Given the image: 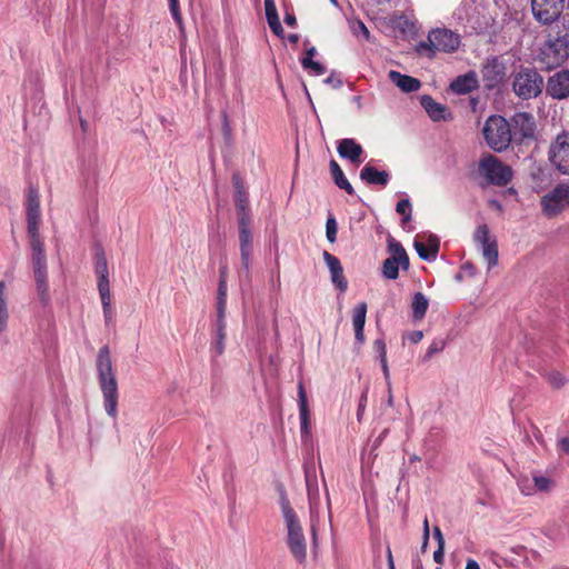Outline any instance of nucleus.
Returning <instances> with one entry per match:
<instances>
[{
    "instance_id": "1",
    "label": "nucleus",
    "mask_w": 569,
    "mask_h": 569,
    "mask_svg": "<svg viewBox=\"0 0 569 569\" xmlns=\"http://www.w3.org/2000/svg\"><path fill=\"white\" fill-rule=\"evenodd\" d=\"M96 367L99 386L103 397L104 411L109 417L116 420L118 416V383L113 372L108 346L100 348L97 356Z\"/></svg>"
},
{
    "instance_id": "2",
    "label": "nucleus",
    "mask_w": 569,
    "mask_h": 569,
    "mask_svg": "<svg viewBox=\"0 0 569 569\" xmlns=\"http://www.w3.org/2000/svg\"><path fill=\"white\" fill-rule=\"evenodd\" d=\"M280 507L287 529V546L296 561L303 563L307 559V541L300 520L286 496H281Z\"/></svg>"
},
{
    "instance_id": "3",
    "label": "nucleus",
    "mask_w": 569,
    "mask_h": 569,
    "mask_svg": "<svg viewBox=\"0 0 569 569\" xmlns=\"http://www.w3.org/2000/svg\"><path fill=\"white\" fill-rule=\"evenodd\" d=\"M569 58V33L550 32L542 44L538 59L547 69L561 66Z\"/></svg>"
},
{
    "instance_id": "4",
    "label": "nucleus",
    "mask_w": 569,
    "mask_h": 569,
    "mask_svg": "<svg viewBox=\"0 0 569 569\" xmlns=\"http://www.w3.org/2000/svg\"><path fill=\"white\" fill-rule=\"evenodd\" d=\"M483 138L496 152L505 151L511 143V124L501 116H490L482 128Z\"/></svg>"
},
{
    "instance_id": "5",
    "label": "nucleus",
    "mask_w": 569,
    "mask_h": 569,
    "mask_svg": "<svg viewBox=\"0 0 569 569\" xmlns=\"http://www.w3.org/2000/svg\"><path fill=\"white\" fill-rule=\"evenodd\" d=\"M460 46V36L448 29H435L428 34L427 41L417 46V52L432 58L436 51L455 52Z\"/></svg>"
},
{
    "instance_id": "6",
    "label": "nucleus",
    "mask_w": 569,
    "mask_h": 569,
    "mask_svg": "<svg viewBox=\"0 0 569 569\" xmlns=\"http://www.w3.org/2000/svg\"><path fill=\"white\" fill-rule=\"evenodd\" d=\"M543 88V78L535 69L529 67H520L515 72L512 79V90L515 94L522 100L537 98Z\"/></svg>"
},
{
    "instance_id": "7",
    "label": "nucleus",
    "mask_w": 569,
    "mask_h": 569,
    "mask_svg": "<svg viewBox=\"0 0 569 569\" xmlns=\"http://www.w3.org/2000/svg\"><path fill=\"white\" fill-rule=\"evenodd\" d=\"M478 171L488 183L493 186H507L512 179V169L490 153L480 159Z\"/></svg>"
},
{
    "instance_id": "8",
    "label": "nucleus",
    "mask_w": 569,
    "mask_h": 569,
    "mask_svg": "<svg viewBox=\"0 0 569 569\" xmlns=\"http://www.w3.org/2000/svg\"><path fill=\"white\" fill-rule=\"evenodd\" d=\"M455 14L461 23L476 32H480L488 24L485 7L480 0H463Z\"/></svg>"
},
{
    "instance_id": "9",
    "label": "nucleus",
    "mask_w": 569,
    "mask_h": 569,
    "mask_svg": "<svg viewBox=\"0 0 569 569\" xmlns=\"http://www.w3.org/2000/svg\"><path fill=\"white\" fill-rule=\"evenodd\" d=\"M540 204L543 214L548 218H553L561 213L569 207V183H558L541 197Z\"/></svg>"
},
{
    "instance_id": "10",
    "label": "nucleus",
    "mask_w": 569,
    "mask_h": 569,
    "mask_svg": "<svg viewBox=\"0 0 569 569\" xmlns=\"http://www.w3.org/2000/svg\"><path fill=\"white\" fill-rule=\"evenodd\" d=\"M305 478H306V487H307V495H308V501H309L311 530H312L313 540L316 541V525L319 519L321 501H320V489H319L318 479H317V475H316V468L313 466H306Z\"/></svg>"
},
{
    "instance_id": "11",
    "label": "nucleus",
    "mask_w": 569,
    "mask_h": 569,
    "mask_svg": "<svg viewBox=\"0 0 569 569\" xmlns=\"http://www.w3.org/2000/svg\"><path fill=\"white\" fill-rule=\"evenodd\" d=\"M549 160L562 174H569V132H560L549 147Z\"/></svg>"
},
{
    "instance_id": "12",
    "label": "nucleus",
    "mask_w": 569,
    "mask_h": 569,
    "mask_svg": "<svg viewBox=\"0 0 569 569\" xmlns=\"http://www.w3.org/2000/svg\"><path fill=\"white\" fill-rule=\"evenodd\" d=\"M480 72L485 88L492 90L505 82L507 68L500 58L489 57L483 62Z\"/></svg>"
},
{
    "instance_id": "13",
    "label": "nucleus",
    "mask_w": 569,
    "mask_h": 569,
    "mask_svg": "<svg viewBox=\"0 0 569 569\" xmlns=\"http://www.w3.org/2000/svg\"><path fill=\"white\" fill-rule=\"evenodd\" d=\"M565 0H531L535 19L542 24H551L560 17Z\"/></svg>"
},
{
    "instance_id": "14",
    "label": "nucleus",
    "mask_w": 569,
    "mask_h": 569,
    "mask_svg": "<svg viewBox=\"0 0 569 569\" xmlns=\"http://www.w3.org/2000/svg\"><path fill=\"white\" fill-rule=\"evenodd\" d=\"M475 242L481 247V253L487 261L488 268H492L498 263V244L495 238L490 236L487 224L477 227L473 233Z\"/></svg>"
},
{
    "instance_id": "15",
    "label": "nucleus",
    "mask_w": 569,
    "mask_h": 569,
    "mask_svg": "<svg viewBox=\"0 0 569 569\" xmlns=\"http://www.w3.org/2000/svg\"><path fill=\"white\" fill-rule=\"evenodd\" d=\"M547 94L557 100L569 98V70H559L547 80Z\"/></svg>"
},
{
    "instance_id": "16",
    "label": "nucleus",
    "mask_w": 569,
    "mask_h": 569,
    "mask_svg": "<svg viewBox=\"0 0 569 569\" xmlns=\"http://www.w3.org/2000/svg\"><path fill=\"white\" fill-rule=\"evenodd\" d=\"M513 136L522 139L533 138L536 132L535 117L529 112H517L511 119Z\"/></svg>"
},
{
    "instance_id": "17",
    "label": "nucleus",
    "mask_w": 569,
    "mask_h": 569,
    "mask_svg": "<svg viewBox=\"0 0 569 569\" xmlns=\"http://www.w3.org/2000/svg\"><path fill=\"white\" fill-rule=\"evenodd\" d=\"M226 339H227V321L226 320H214V323L211 328V342H210V353L212 359H217L223 355L226 350Z\"/></svg>"
},
{
    "instance_id": "18",
    "label": "nucleus",
    "mask_w": 569,
    "mask_h": 569,
    "mask_svg": "<svg viewBox=\"0 0 569 569\" xmlns=\"http://www.w3.org/2000/svg\"><path fill=\"white\" fill-rule=\"evenodd\" d=\"M323 260L330 271L332 283L341 291L345 292L348 288V281L343 276V269L340 263V260L329 253L328 251H323L322 253Z\"/></svg>"
},
{
    "instance_id": "19",
    "label": "nucleus",
    "mask_w": 569,
    "mask_h": 569,
    "mask_svg": "<svg viewBox=\"0 0 569 569\" xmlns=\"http://www.w3.org/2000/svg\"><path fill=\"white\" fill-rule=\"evenodd\" d=\"M337 151L342 159L352 163H360L363 148L352 138H345L338 142Z\"/></svg>"
},
{
    "instance_id": "20",
    "label": "nucleus",
    "mask_w": 569,
    "mask_h": 569,
    "mask_svg": "<svg viewBox=\"0 0 569 569\" xmlns=\"http://www.w3.org/2000/svg\"><path fill=\"white\" fill-rule=\"evenodd\" d=\"M40 218L41 212L38 191L30 189L27 199L28 231L34 232L36 229H39Z\"/></svg>"
},
{
    "instance_id": "21",
    "label": "nucleus",
    "mask_w": 569,
    "mask_h": 569,
    "mask_svg": "<svg viewBox=\"0 0 569 569\" xmlns=\"http://www.w3.org/2000/svg\"><path fill=\"white\" fill-rule=\"evenodd\" d=\"M478 77L475 71L458 76L451 83L450 90L458 94H467L478 88Z\"/></svg>"
},
{
    "instance_id": "22",
    "label": "nucleus",
    "mask_w": 569,
    "mask_h": 569,
    "mask_svg": "<svg viewBox=\"0 0 569 569\" xmlns=\"http://www.w3.org/2000/svg\"><path fill=\"white\" fill-rule=\"evenodd\" d=\"M232 182L234 187V202L237 208L238 219L250 218L248 212V196L244 190L241 178L238 174H233Z\"/></svg>"
},
{
    "instance_id": "23",
    "label": "nucleus",
    "mask_w": 569,
    "mask_h": 569,
    "mask_svg": "<svg viewBox=\"0 0 569 569\" xmlns=\"http://www.w3.org/2000/svg\"><path fill=\"white\" fill-rule=\"evenodd\" d=\"M298 405H299V418H300V428H301V437H308L309 429V420H310V411L308 408V400L306 390L302 381L298 385Z\"/></svg>"
},
{
    "instance_id": "24",
    "label": "nucleus",
    "mask_w": 569,
    "mask_h": 569,
    "mask_svg": "<svg viewBox=\"0 0 569 569\" xmlns=\"http://www.w3.org/2000/svg\"><path fill=\"white\" fill-rule=\"evenodd\" d=\"M420 103L433 121H446L451 118L449 110L443 104L435 101L430 96H422Z\"/></svg>"
},
{
    "instance_id": "25",
    "label": "nucleus",
    "mask_w": 569,
    "mask_h": 569,
    "mask_svg": "<svg viewBox=\"0 0 569 569\" xmlns=\"http://www.w3.org/2000/svg\"><path fill=\"white\" fill-rule=\"evenodd\" d=\"M360 179L367 184L386 187L390 180V174L386 170L379 171L370 164H366L360 171Z\"/></svg>"
},
{
    "instance_id": "26",
    "label": "nucleus",
    "mask_w": 569,
    "mask_h": 569,
    "mask_svg": "<svg viewBox=\"0 0 569 569\" xmlns=\"http://www.w3.org/2000/svg\"><path fill=\"white\" fill-rule=\"evenodd\" d=\"M366 316H367V303L360 302L358 303L352 313V325L355 329V336L356 341L359 345H362L365 342V323H366Z\"/></svg>"
},
{
    "instance_id": "27",
    "label": "nucleus",
    "mask_w": 569,
    "mask_h": 569,
    "mask_svg": "<svg viewBox=\"0 0 569 569\" xmlns=\"http://www.w3.org/2000/svg\"><path fill=\"white\" fill-rule=\"evenodd\" d=\"M94 271L98 277V291H110L108 263L102 251L96 256Z\"/></svg>"
},
{
    "instance_id": "28",
    "label": "nucleus",
    "mask_w": 569,
    "mask_h": 569,
    "mask_svg": "<svg viewBox=\"0 0 569 569\" xmlns=\"http://www.w3.org/2000/svg\"><path fill=\"white\" fill-rule=\"evenodd\" d=\"M389 79L403 92H415L420 89V81L413 77L402 74L399 71L390 70Z\"/></svg>"
},
{
    "instance_id": "29",
    "label": "nucleus",
    "mask_w": 569,
    "mask_h": 569,
    "mask_svg": "<svg viewBox=\"0 0 569 569\" xmlns=\"http://www.w3.org/2000/svg\"><path fill=\"white\" fill-rule=\"evenodd\" d=\"M32 266L38 295L42 301H46L48 299L47 262Z\"/></svg>"
},
{
    "instance_id": "30",
    "label": "nucleus",
    "mask_w": 569,
    "mask_h": 569,
    "mask_svg": "<svg viewBox=\"0 0 569 569\" xmlns=\"http://www.w3.org/2000/svg\"><path fill=\"white\" fill-rule=\"evenodd\" d=\"M330 172L332 176V179L338 188L345 190L348 194H353L355 189L351 186V183L348 181V179L345 177V173L338 162L336 160L330 161Z\"/></svg>"
},
{
    "instance_id": "31",
    "label": "nucleus",
    "mask_w": 569,
    "mask_h": 569,
    "mask_svg": "<svg viewBox=\"0 0 569 569\" xmlns=\"http://www.w3.org/2000/svg\"><path fill=\"white\" fill-rule=\"evenodd\" d=\"M28 233L30 237V246L32 249V264L38 263V262H40V263L47 262L43 242L40 240V237H39V229H36L34 232L28 231Z\"/></svg>"
},
{
    "instance_id": "32",
    "label": "nucleus",
    "mask_w": 569,
    "mask_h": 569,
    "mask_svg": "<svg viewBox=\"0 0 569 569\" xmlns=\"http://www.w3.org/2000/svg\"><path fill=\"white\" fill-rule=\"evenodd\" d=\"M9 318L7 284L4 281H0V333L7 330Z\"/></svg>"
},
{
    "instance_id": "33",
    "label": "nucleus",
    "mask_w": 569,
    "mask_h": 569,
    "mask_svg": "<svg viewBox=\"0 0 569 569\" xmlns=\"http://www.w3.org/2000/svg\"><path fill=\"white\" fill-rule=\"evenodd\" d=\"M415 249L422 260L431 261L435 260L439 250L438 240L432 238L429 246H426L421 241H415Z\"/></svg>"
},
{
    "instance_id": "34",
    "label": "nucleus",
    "mask_w": 569,
    "mask_h": 569,
    "mask_svg": "<svg viewBox=\"0 0 569 569\" xmlns=\"http://www.w3.org/2000/svg\"><path fill=\"white\" fill-rule=\"evenodd\" d=\"M250 223V218L238 219L240 248H252Z\"/></svg>"
},
{
    "instance_id": "35",
    "label": "nucleus",
    "mask_w": 569,
    "mask_h": 569,
    "mask_svg": "<svg viewBox=\"0 0 569 569\" xmlns=\"http://www.w3.org/2000/svg\"><path fill=\"white\" fill-rule=\"evenodd\" d=\"M429 301L422 292H416L412 297V316L417 320H421L428 310Z\"/></svg>"
},
{
    "instance_id": "36",
    "label": "nucleus",
    "mask_w": 569,
    "mask_h": 569,
    "mask_svg": "<svg viewBox=\"0 0 569 569\" xmlns=\"http://www.w3.org/2000/svg\"><path fill=\"white\" fill-rule=\"evenodd\" d=\"M388 250L391 253V258H396L397 260L402 262L403 270H407L409 268V257L400 242L390 238L388 241Z\"/></svg>"
},
{
    "instance_id": "37",
    "label": "nucleus",
    "mask_w": 569,
    "mask_h": 569,
    "mask_svg": "<svg viewBox=\"0 0 569 569\" xmlns=\"http://www.w3.org/2000/svg\"><path fill=\"white\" fill-rule=\"evenodd\" d=\"M402 268V262L396 258H387L382 263V276L386 279L395 280L399 276V269Z\"/></svg>"
},
{
    "instance_id": "38",
    "label": "nucleus",
    "mask_w": 569,
    "mask_h": 569,
    "mask_svg": "<svg viewBox=\"0 0 569 569\" xmlns=\"http://www.w3.org/2000/svg\"><path fill=\"white\" fill-rule=\"evenodd\" d=\"M349 26L355 37L369 41L370 32L361 20H351Z\"/></svg>"
},
{
    "instance_id": "39",
    "label": "nucleus",
    "mask_w": 569,
    "mask_h": 569,
    "mask_svg": "<svg viewBox=\"0 0 569 569\" xmlns=\"http://www.w3.org/2000/svg\"><path fill=\"white\" fill-rule=\"evenodd\" d=\"M532 481L536 491L548 492L553 488V481L542 475H533Z\"/></svg>"
},
{
    "instance_id": "40",
    "label": "nucleus",
    "mask_w": 569,
    "mask_h": 569,
    "mask_svg": "<svg viewBox=\"0 0 569 569\" xmlns=\"http://www.w3.org/2000/svg\"><path fill=\"white\" fill-rule=\"evenodd\" d=\"M396 211L402 216V224L409 222L412 216V208L409 199L400 200L396 206Z\"/></svg>"
},
{
    "instance_id": "41",
    "label": "nucleus",
    "mask_w": 569,
    "mask_h": 569,
    "mask_svg": "<svg viewBox=\"0 0 569 569\" xmlns=\"http://www.w3.org/2000/svg\"><path fill=\"white\" fill-rule=\"evenodd\" d=\"M103 309V317L106 320V323H109L112 321V311H111V296L110 291L106 292H99Z\"/></svg>"
},
{
    "instance_id": "42",
    "label": "nucleus",
    "mask_w": 569,
    "mask_h": 569,
    "mask_svg": "<svg viewBox=\"0 0 569 569\" xmlns=\"http://www.w3.org/2000/svg\"><path fill=\"white\" fill-rule=\"evenodd\" d=\"M445 348V339H435L428 347L426 355L423 356V361L430 360L433 357V355L441 352Z\"/></svg>"
},
{
    "instance_id": "43",
    "label": "nucleus",
    "mask_w": 569,
    "mask_h": 569,
    "mask_svg": "<svg viewBox=\"0 0 569 569\" xmlns=\"http://www.w3.org/2000/svg\"><path fill=\"white\" fill-rule=\"evenodd\" d=\"M301 66L303 69H310L315 74L320 76L326 72V68L318 61L310 59V57H303L301 59Z\"/></svg>"
},
{
    "instance_id": "44",
    "label": "nucleus",
    "mask_w": 569,
    "mask_h": 569,
    "mask_svg": "<svg viewBox=\"0 0 569 569\" xmlns=\"http://www.w3.org/2000/svg\"><path fill=\"white\" fill-rule=\"evenodd\" d=\"M338 226L333 217H329L326 222V237L329 242L333 243L337 240Z\"/></svg>"
},
{
    "instance_id": "45",
    "label": "nucleus",
    "mask_w": 569,
    "mask_h": 569,
    "mask_svg": "<svg viewBox=\"0 0 569 569\" xmlns=\"http://www.w3.org/2000/svg\"><path fill=\"white\" fill-rule=\"evenodd\" d=\"M168 1H169V9H170V12H171L174 21L177 22L178 26H181L182 17L180 13L179 1L178 0H168Z\"/></svg>"
},
{
    "instance_id": "46",
    "label": "nucleus",
    "mask_w": 569,
    "mask_h": 569,
    "mask_svg": "<svg viewBox=\"0 0 569 569\" xmlns=\"http://www.w3.org/2000/svg\"><path fill=\"white\" fill-rule=\"evenodd\" d=\"M267 21H268V24H269L271 31L276 36H278V37H282L283 36V29H282V26L280 23L279 16L272 17V18H268Z\"/></svg>"
},
{
    "instance_id": "47",
    "label": "nucleus",
    "mask_w": 569,
    "mask_h": 569,
    "mask_svg": "<svg viewBox=\"0 0 569 569\" xmlns=\"http://www.w3.org/2000/svg\"><path fill=\"white\" fill-rule=\"evenodd\" d=\"M252 248H240V254H241V263L243 269L247 271L250 268V257H251Z\"/></svg>"
},
{
    "instance_id": "48",
    "label": "nucleus",
    "mask_w": 569,
    "mask_h": 569,
    "mask_svg": "<svg viewBox=\"0 0 569 569\" xmlns=\"http://www.w3.org/2000/svg\"><path fill=\"white\" fill-rule=\"evenodd\" d=\"M373 349L379 355V360L387 358L386 343L382 339H377L373 342Z\"/></svg>"
},
{
    "instance_id": "49",
    "label": "nucleus",
    "mask_w": 569,
    "mask_h": 569,
    "mask_svg": "<svg viewBox=\"0 0 569 569\" xmlns=\"http://www.w3.org/2000/svg\"><path fill=\"white\" fill-rule=\"evenodd\" d=\"M217 317L216 320H226L227 301L223 299H217Z\"/></svg>"
},
{
    "instance_id": "50",
    "label": "nucleus",
    "mask_w": 569,
    "mask_h": 569,
    "mask_svg": "<svg viewBox=\"0 0 569 569\" xmlns=\"http://www.w3.org/2000/svg\"><path fill=\"white\" fill-rule=\"evenodd\" d=\"M518 486L521 490V492L526 496L533 495L536 492V489L533 488V485L531 486L529 483L528 479L519 480Z\"/></svg>"
},
{
    "instance_id": "51",
    "label": "nucleus",
    "mask_w": 569,
    "mask_h": 569,
    "mask_svg": "<svg viewBox=\"0 0 569 569\" xmlns=\"http://www.w3.org/2000/svg\"><path fill=\"white\" fill-rule=\"evenodd\" d=\"M264 10L267 19L278 16L274 0H264Z\"/></svg>"
},
{
    "instance_id": "52",
    "label": "nucleus",
    "mask_w": 569,
    "mask_h": 569,
    "mask_svg": "<svg viewBox=\"0 0 569 569\" xmlns=\"http://www.w3.org/2000/svg\"><path fill=\"white\" fill-rule=\"evenodd\" d=\"M217 299H223L227 301V282L223 274L221 276L219 281Z\"/></svg>"
},
{
    "instance_id": "53",
    "label": "nucleus",
    "mask_w": 569,
    "mask_h": 569,
    "mask_svg": "<svg viewBox=\"0 0 569 569\" xmlns=\"http://www.w3.org/2000/svg\"><path fill=\"white\" fill-rule=\"evenodd\" d=\"M549 381L553 387L559 388V387L563 386L565 377L560 373H550Z\"/></svg>"
},
{
    "instance_id": "54",
    "label": "nucleus",
    "mask_w": 569,
    "mask_h": 569,
    "mask_svg": "<svg viewBox=\"0 0 569 569\" xmlns=\"http://www.w3.org/2000/svg\"><path fill=\"white\" fill-rule=\"evenodd\" d=\"M380 363H381V369H382V372H383V377H385L388 390H390L391 380H390V372H389V367H388L387 358L386 359H381Z\"/></svg>"
},
{
    "instance_id": "55",
    "label": "nucleus",
    "mask_w": 569,
    "mask_h": 569,
    "mask_svg": "<svg viewBox=\"0 0 569 569\" xmlns=\"http://www.w3.org/2000/svg\"><path fill=\"white\" fill-rule=\"evenodd\" d=\"M445 546H438L437 550L433 552V560L436 563L442 565L445 558Z\"/></svg>"
},
{
    "instance_id": "56",
    "label": "nucleus",
    "mask_w": 569,
    "mask_h": 569,
    "mask_svg": "<svg viewBox=\"0 0 569 569\" xmlns=\"http://www.w3.org/2000/svg\"><path fill=\"white\" fill-rule=\"evenodd\" d=\"M407 338L410 342L418 343L422 340L423 332L421 330L411 331Z\"/></svg>"
},
{
    "instance_id": "57",
    "label": "nucleus",
    "mask_w": 569,
    "mask_h": 569,
    "mask_svg": "<svg viewBox=\"0 0 569 569\" xmlns=\"http://www.w3.org/2000/svg\"><path fill=\"white\" fill-rule=\"evenodd\" d=\"M429 535H430L429 521L426 518L425 521H423V535H422L423 542H422V549H425L427 547V545H428Z\"/></svg>"
},
{
    "instance_id": "58",
    "label": "nucleus",
    "mask_w": 569,
    "mask_h": 569,
    "mask_svg": "<svg viewBox=\"0 0 569 569\" xmlns=\"http://www.w3.org/2000/svg\"><path fill=\"white\" fill-rule=\"evenodd\" d=\"M366 401H367V392H363L360 397L359 405H358V412H357L358 420L361 419V416L365 410Z\"/></svg>"
},
{
    "instance_id": "59",
    "label": "nucleus",
    "mask_w": 569,
    "mask_h": 569,
    "mask_svg": "<svg viewBox=\"0 0 569 569\" xmlns=\"http://www.w3.org/2000/svg\"><path fill=\"white\" fill-rule=\"evenodd\" d=\"M433 537L437 540L438 546H445V538L439 527L433 528Z\"/></svg>"
},
{
    "instance_id": "60",
    "label": "nucleus",
    "mask_w": 569,
    "mask_h": 569,
    "mask_svg": "<svg viewBox=\"0 0 569 569\" xmlns=\"http://www.w3.org/2000/svg\"><path fill=\"white\" fill-rule=\"evenodd\" d=\"M558 448L560 451L565 453H569V439L568 438H561L558 441Z\"/></svg>"
},
{
    "instance_id": "61",
    "label": "nucleus",
    "mask_w": 569,
    "mask_h": 569,
    "mask_svg": "<svg viewBox=\"0 0 569 569\" xmlns=\"http://www.w3.org/2000/svg\"><path fill=\"white\" fill-rule=\"evenodd\" d=\"M284 22H286L288 26H290V27H295V26H296V23H297V19H296V17H295V14H293V13H291V12H286V14H284Z\"/></svg>"
},
{
    "instance_id": "62",
    "label": "nucleus",
    "mask_w": 569,
    "mask_h": 569,
    "mask_svg": "<svg viewBox=\"0 0 569 569\" xmlns=\"http://www.w3.org/2000/svg\"><path fill=\"white\" fill-rule=\"evenodd\" d=\"M466 569H481L479 563L473 560V559H468L467 560V565H466Z\"/></svg>"
},
{
    "instance_id": "63",
    "label": "nucleus",
    "mask_w": 569,
    "mask_h": 569,
    "mask_svg": "<svg viewBox=\"0 0 569 569\" xmlns=\"http://www.w3.org/2000/svg\"><path fill=\"white\" fill-rule=\"evenodd\" d=\"M288 40H289V42H291V43H297V42L299 41V36H298V34H296V33L289 34V36H288Z\"/></svg>"
},
{
    "instance_id": "64",
    "label": "nucleus",
    "mask_w": 569,
    "mask_h": 569,
    "mask_svg": "<svg viewBox=\"0 0 569 569\" xmlns=\"http://www.w3.org/2000/svg\"><path fill=\"white\" fill-rule=\"evenodd\" d=\"M316 53H317L316 48H315V47H311V48H309V49L307 50V52H306V57H310V59H312V58H313V56H315Z\"/></svg>"
}]
</instances>
